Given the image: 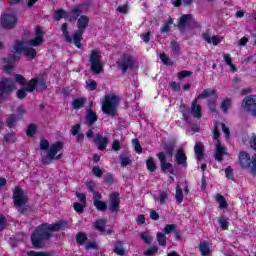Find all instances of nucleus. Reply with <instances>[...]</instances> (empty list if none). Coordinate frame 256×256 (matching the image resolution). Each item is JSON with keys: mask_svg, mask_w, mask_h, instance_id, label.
<instances>
[{"mask_svg": "<svg viewBox=\"0 0 256 256\" xmlns=\"http://www.w3.org/2000/svg\"><path fill=\"white\" fill-rule=\"evenodd\" d=\"M141 39L144 41V43H149V40L151 39V33L147 32L146 34H142Z\"/></svg>", "mask_w": 256, "mask_h": 256, "instance_id": "obj_56", "label": "nucleus"}, {"mask_svg": "<svg viewBox=\"0 0 256 256\" xmlns=\"http://www.w3.org/2000/svg\"><path fill=\"white\" fill-rule=\"evenodd\" d=\"M176 161L179 165H183V167H187V156L185 155V152L183 150H178L176 154Z\"/></svg>", "mask_w": 256, "mask_h": 256, "instance_id": "obj_26", "label": "nucleus"}, {"mask_svg": "<svg viewBox=\"0 0 256 256\" xmlns=\"http://www.w3.org/2000/svg\"><path fill=\"white\" fill-rule=\"evenodd\" d=\"M140 238L144 241L147 245H151L153 242V236L151 235L150 231H144L140 233Z\"/></svg>", "mask_w": 256, "mask_h": 256, "instance_id": "obj_29", "label": "nucleus"}, {"mask_svg": "<svg viewBox=\"0 0 256 256\" xmlns=\"http://www.w3.org/2000/svg\"><path fill=\"white\" fill-rule=\"evenodd\" d=\"M176 229L175 224H168L164 227V233H166V235H169V233H173Z\"/></svg>", "mask_w": 256, "mask_h": 256, "instance_id": "obj_48", "label": "nucleus"}, {"mask_svg": "<svg viewBox=\"0 0 256 256\" xmlns=\"http://www.w3.org/2000/svg\"><path fill=\"white\" fill-rule=\"evenodd\" d=\"M191 75V71H181L178 73V79H185V77H189Z\"/></svg>", "mask_w": 256, "mask_h": 256, "instance_id": "obj_51", "label": "nucleus"}, {"mask_svg": "<svg viewBox=\"0 0 256 256\" xmlns=\"http://www.w3.org/2000/svg\"><path fill=\"white\" fill-rule=\"evenodd\" d=\"M156 237H157V241H158L159 245H161V247H165V245H167V237L165 236V234L158 232Z\"/></svg>", "mask_w": 256, "mask_h": 256, "instance_id": "obj_33", "label": "nucleus"}, {"mask_svg": "<svg viewBox=\"0 0 256 256\" xmlns=\"http://www.w3.org/2000/svg\"><path fill=\"white\" fill-rule=\"evenodd\" d=\"M79 129H81V125L76 124L73 128H72V135H77L79 133Z\"/></svg>", "mask_w": 256, "mask_h": 256, "instance_id": "obj_63", "label": "nucleus"}, {"mask_svg": "<svg viewBox=\"0 0 256 256\" xmlns=\"http://www.w3.org/2000/svg\"><path fill=\"white\" fill-rule=\"evenodd\" d=\"M204 41H207L210 45H217L223 41V36H211L210 34H203Z\"/></svg>", "mask_w": 256, "mask_h": 256, "instance_id": "obj_24", "label": "nucleus"}, {"mask_svg": "<svg viewBox=\"0 0 256 256\" xmlns=\"http://www.w3.org/2000/svg\"><path fill=\"white\" fill-rule=\"evenodd\" d=\"M17 83L24 88L19 89L16 92V95L19 99H25V97H27V93H32V91H35V83H37V80L31 79L29 82H27V79H25L23 75L15 74L13 79H5L0 83V97L13 93V91L17 89Z\"/></svg>", "mask_w": 256, "mask_h": 256, "instance_id": "obj_1", "label": "nucleus"}, {"mask_svg": "<svg viewBox=\"0 0 256 256\" xmlns=\"http://www.w3.org/2000/svg\"><path fill=\"white\" fill-rule=\"evenodd\" d=\"M161 168L163 171H171V163L161 162Z\"/></svg>", "mask_w": 256, "mask_h": 256, "instance_id": "obj_54", "label": "nucleus"}, {"mask_svg": "<svg viewBox=\"0 0 256 256\" xmlns=\"http://www.w3.org/2000/svg\"><path fill=\"white\" fill-rule=\"evenodd\" d=\"M120 99L115 94H108L102 100V111L106 115L114 117L117 113V108L119 107Z\"/></svg>", "mask_w": 256, "mask_h": 256, "instance_id": "obj_8", "label": "nucleus"}, {"mask_svg": "<svg viewBox=\"0 0 256 256\" xmlns=\"http://www.w3.org/2000/svg\"><path fill=\"white\" fill-rule=\"evenodd\" d=\"M150 218L153 219V221H158L159 213H157L156 211H151L150 212Z\"/></svg>", "mask_w": 256, "mask_h": 256, "instance_id": "obj_61", "label": "nucleus"}, {"mask_svg": "<svg viewBox=\"0 0 256 256\" xmlns=\"http://www.w3.org/2000/svg\"><path fill=\"white\" fill-rule=\"evenodd\" d=\"M194 151H195V155H196V159L198 161H201L203 159V144L201 142H197L195 147H194Z\"/></svg>", "mask_w": 256, "mask_h": 256, "instance_id": "obj_28", "label": "nucleus"}, {"mask_svg": "<svg viewBox=\"0 0 256 256\" xmlns=\"http://www.w3.org/2000/svg\"><path fill=\"white\" fill-rule=\"evenodd\" d=\"M76 241L79 245H85L86 249H95L97 247V243L87 242V236L83 232L77 234Z\"/></svg>", "mask_w": 256, "mask_h": 256, "instance_id": "obj_17", "label": "nucleus"}, {"mask_svg": "<svg viewBox=\"0 0 256 256\" xmlns=\"http://www.w3.org/2000/svg\"><path fill=\"white\" fill-rule=\"evenodd\" d=\"M95 121H97V113H95L93 110H88L86 115L87 125L91 127Z\"/></svg>", "mask_w": 256, "mask_h": 256, "instance_id": "obj_27", "label": "nucleus"}, {"mask_svg": "<svg viewBox=\"0 0 256 256\" xmlns=\"http://www.w3.org/2000/svg\"><path fill=\"white\" fill-rule=\"evenodd\" d=\"M241 107L252 117H256V95L246 96L241 103Z\"/></svg>", "mask_w": 256, "mask_h": 256, "instance_id": "obj_13", "label": "nucleus"}, {"mask_svg": "<svg viewBox=\"0 0 256 256\" xmlns=\"http://www.w3.org/2000/svg\"><path fill=\"white\" fill-rule=\"evenodd\" d=\"M209 97H213V99H217V90L215 89H206L202 93L195 98L191 104L190 115L199 121L201 117H203V107L199 104V99H207Z\"/></svg>", "mask_w": 256, "mask_h": 256, "instance_id": "obj_7", "label": "nucleus"}, {"mask_svg": "<svg viewBox=\"0 0 256 256\" xmlns=\"http://www.w3.org/2000/svg\"><path fill=\"white\" fill-rule=\"evenodd\" d=\"M92 173L96 176V177H101V175H103V170H101L99 167H94L92 169Z\"/></svg>", "mask_w": 256, "mask_h": 256, "instance_id": "obj_53", "label": "nucleus"}, {"mask_svg": "<svg viewBox=\"0 0 256 256\" xmlns=\"http://www.w3.org/2000/svg\"><path fill=\"white\" fill-rule=\"evenodd\" d=\"M14 55L9 58H4L2 60V67L5 73H11L13 71V67L15 63H17L21 59V54L25 55L28 61L31 59H35L37 52L31 45L26 42H18L14 45Z\"/></svg>", "mask_w": 256, "mask_h": 256, "instance_id": "obj_2", "label": "nucleus"}, {"mask_svg": "<svg viewBox=\"0 0 256 256\" xmlns=\"http://www.w3.org/2000/svg\"><path fill=\"white\" fill-rule=\"evenodd\" d=\"M223 59L226 65L230 67V71H233V73H235V71H237V68L235 67V65H233V59L231 58V54H223Z\"/></svg>", "mask_w": 256, "mask_h": 256, "instance_id": "obj_30", "label": "nucleus"}, {"mask_svg": "<svg viewBox=\"0 0 256 256\" xmlns=\"http://www.w3.org/2000/svg\"><path fill=\"white\" fill-rule=\"evenodd\" d=\"M219 129H222L226 137H229L230 132H229V128H227V126H225L223 123H217L214 126V132H213V137L215 140L214 157L216 161H223V156L227 155V148H225V146L221 144V142L219 141Z\"/></svg>", "mask_w": 256, "mask_h": 256, "instance_id": "obj_6", "label": "nucleus"}, {"mask_svg": "<svg viewBox=\"0 0 256 256\" xmlns=\"http://www.w3.org/2000/svg\"><path fill=\"white\" fill-rule=\"evenodd\" d=\"M94 207L98 209V211H105L107 209V203L101 201V194L98 192H94Z\"/></svg>", "mask_w": 256, "mask_h": 256, "instance_id": "obj_21", "label": "nucleus"}, {"mask_svg": "<svg viewBox=\"0 0 256 256\" xmlns=\"http://www.w3.org/2000/svg\"><path fill=\"white\" fill-rule=\"evenodd\" d=\"M28 256H53V254L49 252H35V251H28Z\"/></svg>", "mask_w": 256, "mask_h": 256, "instance_id": "obj_43", "label": "nucleus"}, {"mask_svg": "<svg viewBox=\"0 0 256 256\" xmlns=\"http://www.w3.org/2000/svg\"><path fill=\"white\" fill-rule=\"evenodd\" d=\"M40 149L42 151L48 150L44 163H51L53 159H61V157H63V142L53 143L49 147V141L41 139Z\"/></svg>", "mask_w": 256, "mask_h": 256, "instance_id": "obj_5", "label": "nucleus"}, {"mask_svg": "<svg viewBox=\"0 0 256 256\" xmlns=\"http://www.w3.org/2000/svg\"><path fill=\"white\" fill-rule=\"evenodd\" d=\"M190 23H196V22L195 20H193L192 15L185 14L180 18L178 27L179 29H185L186 25H189Z\"/></svg>", "mask_w": 256, "mask_h": 256, "instance_id": "obj_23", "label": "nucleus"}, {"mask_svg": "<svg viewBox=\"0 0 256 256\" xmlns=\"http://www.w3.org/2000/svg\"><path fill=\"white\" fill-rule=\"evenodd\" d=\"M67 227V222H57L53 224H42L36 228L31 236L32 245L36 249H41L43 247V241L49 239L52 233L55 231H63Z\"/></svg>", "mask_w": 256, "mask_h": 256, "instance_id": "obj_3", "label": "nucleus"}, {"mask_svg": "<svg viewBox=\"0 0 256 256\" xmlns=\"http://www.w3.org/2000/svg\"><path fill=\"white\" fill-rule=\"evenodd\" d=\"M88 25L89 17L85 15L80 16L77 21L78 29L74 33L73 38H71V36H69V31L67 30V23L62 24L61 31L63 33L65 41H67V43H74L75 47L81 49L83 47V45L81 44V41L83 40V33H85V29H87Z\"/></svg>", "mask_w": 256, "mask_h": 256, "instance_id": "obj_4", "label": "nucleus"}, {"mask_svg": "<svg viewBox=\"0 0 256 256\" xmlns=\"http://www.w3.org/2000/svg\"><path fill=\"white\" fill-rule=\"evenodd\" d=\"M219 225L223 229V231H226V229H228L229 227V219L225 217H221L219 219Z\"/></svg>", "mask_w": 256, "mask_h": 256, "instance_id": "obj_40", "label": "nucleus"}, {"mask_svg": "<svg viewBox=\"0 0 256 256\" xmlns=\"http://www.w3.org/2000/svg\"><path fill=\"white\" fill-rule=\"evenodd\" d=\"M95 228L98 229V231H105V220H97Z\"/></svg>", "mask_w": 256, "mask_h": 256, "instance_id": "obj_47", "label": "nucleus"}, {"mask_svg": "<svg viewBox=\"0 0 256 256\" xmlns=\"http://www.w3.org/2000/svg\"><path fill=\"white\" fill-rule=\"evenodd\" d=\"M239 164L242 169H246L250 175H256V154L249 155L243 151L239 154Z\"/></svg>", "mask_w": 256, "mask_h": 256, "instance_id": "obj_9", "label": "nucleus"}, {"mask_svg": "<svg viewBox=\"0 0 256 256\" xmlns=\"http://www.w3.org/2000/svg\"><path fill=\"white\" fill-rule=\"evenodd\" d=\"M231 107V99H225L224 101H222L221 104V109L224 112H227V109H229Z\"/></svg>", "mask_w": 256, "mask_h": 256, "instance_id": "obj_45", "label": "nucleus"}, {"mask_svg": "<svg viewBox=\"0 0 256 256\" xmlns=\"http://www.w3.org/2000/svg\"><path fill=\"white\" fill-rule=\"evenodd\" d=\"M160 59L164 65H171V60L165 54H160Z\"/></svg>", "mask_w": 256, "mask_h": 256, "instance_id": "obj_52", "label": "nucleus"}, {"mask_svg": "<svg viewBox=\"0 0 256 256\" xmlns=\"http://www.w3.org/2000/svg\"><path fill=\"white\" fill-rule=\"evenodd\" d=\"M146 166L148 171H155V169H157V167L155 166V160H153L152 157L148 158V160L146 161Z\"/></svg>", "mask_w": 256, "mask_h": 256, "instance_id": "obj_41", "label": "nucleus"}, {"mask_svg": "<svg viewBox=\"0 0 256 256\" xmlns=\"http://www.w3.org/2000/svg\"><path fill=\"white\" fill-rule=\"evenodd\" d=\"M112 149H113V151H119V149H121V143H119V140L113 141Z\"/></svg>", "mask_w": 256, "mask_h": 256, "instance_id": "obj_55", "label": "nucleus"}, {"mask_svg": "<svg viewBox=\"0 0 256 256\" xmlns=\"http://www.w3.org/2000/svg\"><path fill=\"white\" fill-rule=\"evenodd\" d=\"M76 197H78L80 203L79 202L74 203V210L76 213H83V209L87 207V198L85 194H82V193H77Z\"/></svg>", "mask_w": 256, "mask_h": 256, "instance_id": "obj_16", "label": "nucleus"}, {"mask_svg": "<svg viewBox=\"0 0 256 256\" xmlns=\"http://www.w3.org/2000/svg\"><path fill=\"white\" fill-rule=\"evenodd\" d=\"M175 199L178 204L183 203V190L181 189V186H179V184L176 186Z\"/></svg>", "mask_w": 256, "mask_h": 256, "instance_id": "obj_32", "label": "nucleus"}, {"mask_svg": "<svg viewBox=\"0 0 256 256\" xmlns=\"http://www.w3.org/2000/svg\"><path fill=\"white\" fill-rule=\"evenodd\" d=\"M133 57L131 56H124L123 59H121L118 62V67L119 69H121V71L123 73H125V71H127V69H131V67H133Z\"/></svg>", "mask_w": 256, "mask_h": 256, "instance_id": "obj_18", "label": "nucleus"}, {"mask_svg": "<svg viewBox=\"0 0 256 256\" xmlns=\"http://www.w3.org/2000/svg\"><path fill=\"white\" fill-rule=\"evenodd\" d=\"M225 177H226V179H228L229 181H235V175L233 174V168L227 167V168L225 169Z\"/></svg>", "mask_w": 256, "mask_h": 256, "instance_id": "obj_38", "label": "nucleus"}, {"mask_svg": "<svg viewBox=\"0 0 256 256\" xmlns=\"http://www.w3.org/2000/svg\"><path fill=\"white\" fill-rule=\"evenodd\" d=\"M136 222L138 225H143V223H145V215H139L136 219Z\"/></svg>", "mask_w": 256, "mask_h": 256, "instance_id": "obj_62", "label": "nucleus"}, {"mask_svg": "<svg viewBox=\"0 0 256 256\" xmlns=\"http://www.w3.org/2000/svg\"><path fill=\"white\" fill-rule=\"evenodd\" d=\"M114 253H116V255H120V256L125 255V249L123 248V242H118L116 244V247L114 248Z\"/></svg>", "mask_w": 256, "mask_h": 256, "instance_id": "obj_35", "label": "nucleus"}, {"mask_svg": "<svg viewBox=\"0 0 256 256\" xmlns=\"http://www.w3.org/2000/svg\"><path fill=\"white\" fill-rule=\"evenodd\" d=\"M117 11L119 13H123V14L129 13V6L127 4H123L121 6H118Z\"/></svg>", "mask_w": 256, "mask_h": 256, "instance_id": "obj_50", "label": "nucleus"}, {"mask_svg": "<svg viewBox=\"0 0 256 256\" xmlns=\"http://www.w3.org/2000/svg\"><path fill=\"white\" fill-rule=\"evenodd\" d=\"M199 250L202 256H211V244L209 242H201L199 245Z\"/></svg>", "mask_w": 256, "mask_h": 256, "instance_id": "obj_25", "label": "nucleus"}, {"mask_svg": "<svg viewBox=\"0 0 256 256\" xmlns=\"http://www.w3.org/2000/svg\"><path fill=\"white\" fill-rule=\"evenodd\" d=\"M171 47H172V51H174V53H177V51H179V44H177V42H172Z\"/></svg>", "mask_w": 256, "mask_h": 256, "instance_id": "obj_64", "label": "nucleus"}, {"mask_svg": "<svg viewBox=\"0 0 256 256\" xmlns=\"http://www.w3.org/2000/svg\"><path fill=\"white\" fill-rule=\"evenodd\" d=\"M129 163H131V161L129 160V158H127V157H122V159H121V165H122V167H127V165H129Z\"/></svg>", "mask_w": 256, "mask_h": 256, "instance_id": "obj_60", "label": "nucleus"}, {"mask_svg": "<svg viewBox=\"0 0 256 256\" xmlns=\"http://www.w3.org/2000/svg\"><path fill=\"white\" fill-rule=\"evenodd\" d=\"M85 104V100L83 98H77L73 100L72 107L74 109H81V107Z\"/></svg>", "mask_w": 256, "mask_h": 256, "instance_id": "obj_36", "label": "nucleus"}, {"mask_svg": "<svg viewBox=\"0 0 256 256\" xmlns=\"http://www.w3.org/2000/svg\"><path fill=\"white\" fill-rule=\"evenodd\" d=\"M13 200H14V207L21 213H23V209H25V205L27 204V196L23 192L21 187L16 186L13 190Z\"/></svg>", "mask_w": 256, "mask_h": 256, "instance_id": "obj_11", "label": "nucleus"}, {"mask_svg": "<svg viewBox=\"0 0 256 256\" xmlns=\"http://www.w3.org/2000/svg\"><path fill=\"white\" fill-rule=\"evenodd\" d=\"M83 13V5L74 7L70 12L63 9H59L54 14L55 21H61V19H68V21H77L79 15Z\"/></svg>", "mask_w": 256, "mask_h": 256, "instance_id": "obj_10", "label": "nucleus"}, {"mask_svg": "<svg viewBox=\"0 0 256 256\" xmlns=\"http://www.w3.org/2000/svg\"><path fill=\"white\" fill-rule=\"evenodd\" d=\"M154 199L159 203V205H165V203H167V193L160 192L158 196H154Z\"/></svg>", "mask_w": 256, "mask_h": 256, "instance_id": "obj_31", "label": "nucleus"}, {"mask_svg": "<svg viewBox=\"0 0 256 256\" xmlns=\"http://www.w3.org/2000/svg\"><path fill=\"white\" fill-rule=\"evenodd\" d=\"M35 133H37V126L35 124H30L26 130V135H28V137H33Z\"/></svg>", "mask_w": 256, "mask_h": 256, "instance_id": "obj_39", "label": "nucleus"}, {"mask_svg": "<svg viewBox=\"0 0 256 256\" xmlns=\"http://www.w3.org/2000/svg\"><path fill=\"white\" fill-rule=\"evenodd\" d=\"M109 210L119 211V194L113 193L110 195Z\"/></svg>", "mask_w": 256, "mask_h": 256, "instance_id": "obj_22", "label": "nucleus"}, {"mask_svg": "<svg viewBox=\"0 0 256 256\" xmlns=\"http://www.w3.org/2000/svg\"><path fill=\"white\" fill-rule=\"evenodd\" d=\"M86 89L88 91H95V89H97V82H95V80L86 81Z\"/></svg>", "mask_w": 256, "mask_h": 256, "instance_id": "obj_42", "label": "nucleus"}, {"mask_svg": "<svg viewBox=\"0 0 256 256\" xmlns=\"http://www.w3.org/2000/svg\"><path fill=\"white\" fill-rule=\"evenodd\" d=\"M5 223H7V220H5V217L3 215H0V231H2V229H5Z\"/></svg>", "mask_w": 256, "mask_h": 256, "instance_id": "obj_59", "label": "nucleus"}, {"mask_svg": "<svg viewBox=\"0 0 256 256\" xmlns=\"http://www.w3.org/2000/svg\"><path fill=\"white\" fill-rule=\"evenodd\" d=\"M16 115H11L7 119L8 126L13 127L19 121V119H23L25 115H27V110L23 106H18L16 109H13Z\"/></svg>", "mask_w": 256, "mask_h": 256, "instance_id": "obj_14", "label": "nucleus"}, {"mask_svg": "<svg viewBox=\"0 0 256 256\" xmlns=\"http://www.w3.org/2000/svg\"><path fill=\"white\" fill-rule=\"evenodd\" d=\"M157 251H159V248H157V246H153L150 249L146 250L144 252V255L146 256H152L155 255V253H157Z\"/></svg>", "mask_w": 256, "mask_h": 256, "instance_id": "obj_49", "label": "nucleus"}, {"mask_svg": "<svg viewBox=\"0 0 256 256\" xmlns=\"http://www.w3.org/2000/svg\"><path fill=\"white\" fill-rule=\"evenodd\" d=\"M132 145L136 151V153H141L143 151V148L141 147V144L139 143V140L133 139Z\"/></svg>", "mask_w": 256, "mask_h": 256, "instance_id": "obj_44", "label": "nucleus"}, {"mask_svg": "<svg viewBox=\"0 0 256 256\" xmlns=\"http://www.w3.org/2000/svg\"><path fill=\"white\" fill-rule=\"evenodd\" d=\"M41 43H43V29L38 26L35 29V38L30 40V45L32 47H39Z\"/></svg>", "mask_w": 256, "mask_h": 256, "instance_id": "obj_19", "label": "nucleus"}, {"mask_svg": "<svg viewBox=\"0 0 256 256\" xmlns=\"http://www.w3.org/2000/svg\"><path fill=\"white\" fill-rule=\"evenodd\" d=\"M171 25H173V19L170 18L162 27V33H168V31L171 29Z\"/></svg>", "mask_w": 256, "mask_h": 256, "instance_id": "obj_46", "label": "nucleus"}, {"mask_svg": "<svg viewBox=\"0 0 256 256\" xmlns=\"http://www.w3.org/2000/svg\"><path fill=\"white\" fill-rule=\"evenodd\" d=\"M94 143L98 145L99 151H105V149H107V144L109 143V138L103 137L101 134H97L95 136Z\"/></svg>", "mask_w": 256, "mask_h": 256, "instance_id": "obj_20", "label": "nucleus"}, {"mask_svg": "<svg viewBox=\"0 0 256 256\" xmlns=\"http://www.w3.org/2000/svg\"><path fill=\"white\" fill-rule=\"evenodd\" d=\"M1 25L4 29H13L17 25V16L13 14H3L1 17Z\"/></svg>", "mask_w": 256, "mask_h": 256, "instance_id": "obj_15", "label": "nucleus"}, {"mask_svg": "<svg viewBox=\"0 0 256 256\" xmlns=\"http://www.w3.org/2000/svg\"><path fill=\"white\" fill-rule=\"evenodd\" d=\"M90 67L93 73H101L103 71V60L101 59V51L94 49L90 54Z\"/></svg>", "mask_w": 256, "mask_h": 256, "instance_id": "obj_12", "label": "nucleus"}, {"mask_svg": "<svg viewBox=\"0 0 256 256\" xmlns=\"http://www.w3.org/2000/svg\"><path fill=\"white\" fill-rule=\"evenodd\" d=\"M250 147L256 151V135H253L250 139Z\"/></svg>", "mask_w": 256, "mask_h": 256, "instance_id": "obj_57", "label": "nucleus"}, {"mask_svg": "<svg viewBox=\"0 0 256 256\" xmlns=\"http://www.w3.org/2000/svg\"><path fill=\"white\" fill-rule=\"evenodd\" d=\"M216 201L219 203L220 209H227V201H225V198L221 195H216Z\"/></svg>", "mask_w": 256, "mask_h": 256, "instance_id": "obj_34", "label": "nucleus"}, {"mask_svg": "<svg viewBox=\"0 0 256 256\" xmlns=\"http://www.w3.org/2000/svg\"><path fill=\"white\" fill-rule=\"evenodd\" d=\"M35 79V78H34ZM36 80L35 87L37 88V91H45L47 89V86L45 85V80Z\"/></svg>", "mask_w": 256, "mask_h": 256, "instance_id": "obj_37", "label": "nucleus"}, {"mask_svg": "<svg viewBox=\"0 0 256 256\" xmlns=\"http://www.w3.org/2000/svg\"><path fill=\"white\" fill-rule=\"evenodd\" d=\"M170 87L173 91H179L181 89V85H179V83L177 82H172L170 84Z\"/></svg>", "mask_w": 256, "mask_h": 256, "instance_id": "obj_58", "label": "nucleus"}]
</instances>
